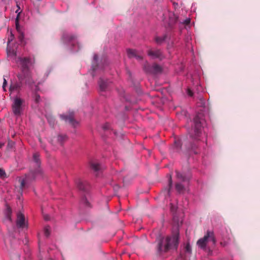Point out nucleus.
Returning <instances> with one entry per match:
<instances>
[{
	"label": "nucleus",
	"instance_id": "f257e3e1",
	"mask_svg": "<svg viewBox=\"0 0 260 260\" xmlns=\"http://www.w3.org/2000/svg\"><path fill=\"white\" fill-rule=\"evenodd\" d=\"M179 234L178 232L172 237L161 239L158 243L157 250L159 253L167 252L170 249H176L178 245Z\"/></svg>",
	"mask_w": 260,
	"mask_h": 260
},
{
	"label": "nucleus",
	"instance_id": "f03ea898",
	"mask_svg": "<svg viewBox=\"0 0 260 260\" xmlns=\"http://www.w3.org/2000/svg\"><path fill=\"white\" fill-rule=\"evenodd\" d=\"M41 174V170L40 169L38 168L37 170L34 172H30L28 175V176H26L25 178L19 177L17 179L18 183L20 184L19 188H17V191H18L20 195H22L23 191V188L25 186V185L28 180L29 178L32 177L34 179L38 177L39 175Z\"/></svg>",
	"mask_w": 260,
	"mask_h": 260
},
{
	"label": "nucleus",
	"instance_id": "7ed1b4c3",
	"mask_svg": "<svg viewBox=\"0 0 260 260\" xmlns=\"http://www.w3.org/2000/svg\"><path fill=\"white\" fill-rule=\"evenodd\" d=\"M212 242L214 244L215 240L214 237V233L212 231H207L203 238L200 239L197 242L198 246L202 249H205L208 242Z\"/></svg>",
	"mask_w": 260,
	"mask_h": 260
},
{
	"label": "nucleus",
	"instance_id": "20e7f679",
	"mask_svg": "<svg viewBox=\"0 0 260 260\" xmlns=\"http://www.w3.org/2000/svg\"><path fill=\"white\" fill-rule=\"evenodd\" d=\"M23 101L19 98H15L14 99L12 105V110L14 114L16 115H20L22 113V104Z\"/></svg>",
	"mask_w": 260,
	"mask_h": 260
},
{
	"label": "nucleus",
	"instance_id": "39448f33",
	"mask_svg": "<svg viewBox=\"0 0 260 260\" xmlns=\"http://www.w3.org/2000/svg\"><path fill=\"white\" fill-rule=\"evenodd\" d=\"M126 53L127 56L131 58H135L137 59H141L143 58L142 53L135 49H127Z\"/></svg>",
	"mask_w": 260,
	"mask_h": 260
},
{
	"label": "nucleus",
	"instance_id": "423d86ee",
	"mask_svg": "<svg viewBox=\"0 0 260 260\" xmlns=\"http://www.w3.org/2000/svg\"><path fill=\"white\" fill-rule=\"evenodd\" d=\"M14 38V35L11 32V36L8 38L7 47V54L9 57H15L16 55V51L14 49H11L10 46V42L13 41Z\"/></svg>",
	"mask_w": 260,
	"mask_h": 260
},
{
	"label": "nucleus",
	"instance_id": "0eeeda50",
	"mask_svg": "<svg viewBox=\"0 0 260 260\" xmlns=\"http://www.w3.org/2000/svg\"><path fill=\"white\" fill-rule=\"evenodd\" d=\"M16 225L19 228H24L27 226L25 224L24 216L20 213L17 214Z\"/></svg>",
	"mask_w": 260,
	"mask_h": 260
},
{
	"label": "nucleus",
	"instance_id": "6e6552de",
	"mask_svg": "<svg viewBox=\"0 0 260 260\" xmlns=\"http://www.w3.org/2000/svg\"><path fill=\"white\" fill-rule=\"evenodd\" d=\"M60 118L66 122H69L70 123L75 126V123H76L74 119V114L73 112L70 113L69 115L64 114L60 115Z\"/></svg>",
	"mask_w": 260,
	"mask_h": 260
},
{
	"label": "nucleus",
	"instance_id": "1a4fd4ad",
	"mask_svg": "<svg viewBox=\"0 0 260 260\" xmlns=\"http://www.w3.org/2000/svg\"><path fill=\"white\" fill-rule=\"evenodd\" d=\"M194 122L195 124L194 133L197 137L199 136V134L201 133V121L198 119V117L194 119Z\"/></svg>",
	"mask_w": 260,
	"mask_h": 260
},
{
	"label": "nucleus",
	"instance_id": "9d476101",
	"mask_svg": "<svg viewBox=\"0 0 260 260\" xmlns=\"http://www.w3.org/2000/svg\"><path fill=\"white\" fill-rule=\"evenodd\" d=\"M144 70L148 71V69H150L153 74H156L161 72L162 69L161 66H144Z\"/></svg>",
	"mask_w": 260,
	"mask_h": 260
},
{
	"label": "nucleus",
	"instance_id": "9b49d317",
	"mask_svg": "<svg viewBox=\"0 0 260 260\" xmlns=\"http://www.w3.org/2000/svg\"><path fill=\"white\" fill-rule=\"evenodd\" d=\"M19 60L22 65H28L29 64H31L35 63L34 58L31 57L20 58H19Z\"/></svg>",
	"mask_w": 260,
	"mask_h": 260
},
{
	"label": "nucleus",
	"instance_id": "f8f14e48",
	"mask_svg": "<svg viewBox=\"0 0 260 260\" xmlns=\"http://www.w3.org/2000/svg\"><path fill=\"white\" fill-rule=\"evenodd\" d=\"M161 54V51L159 50H150L148 52V55L152 58H159Z\"/></svg>",
	"mask_w": 260,
	"mask_h": 260
},
{
	"label": "nucleus",
	"instance_id": "ddd939ff",
	"mask_svg": "<svg viewBox=\"0 0 260 260\" xmlns=\"http://www.w3.org/2000/svg\"><path fill=\"white\" fill-rule=\"evenodd\" d=\"M76 184L79 189L85 190L86 189V186L87 185L88 183L86 181L79 179L77 180Z\"/></svg>",
	"mask_w": 260,
	"mask_h": 260
},
{
	"label": "nucleus",
	"instance_id": "4468645a",
	"mask_svg": "<svg viewBox=\"0 0 260 260\" xmlns=\"http://www.w3.org/2000/svg\"><path fill=\"white\" fill-rule=\"evenodd\" d=\"M98 84L101 90L104 91L106 89L107 86L108 82L107 81H105L103 79L101 78L99 81Z\"/></svg>",
	"mask_w": 260,
	"mask_h": 260
},
{
	"label": "nucleus",
	"instance_id": "2eb2a0df",
	"mask_svg": "<svg viewBox=\"0 0 260 260\" xmlns=\"http://www.w3.org/2000/svg\"><path fill=\"white\" fill-rule=\"evenodd\" d=\"M39 157L40 155L38 153H35L33 155V160L34 162L36 164V166L38 168L39 167L40 165Z\"/></svg>",
	"mask_w": 260,
	"mask_h": 260
},
{
	"label": "nucleus",
	"instance_id": "dca6fc26",
	"mask_svg": "<svg viewBox=\"0 0 260 260\" xmlns=\"http://www.w3.org/2000/svg\"><path fill=\"white\" fill-rule=\"evenodd\" d=\"M67 139L66 135H59L57 137V142L59 145H62L63 142Z\"/></svg>",
	"mask_w": 260,
	"mask_h": 260
},
{
	"label": "nucleus",
	"instance_id": "f3484780",
	"mask_svg": "<svg viewBox=\"0 0 260 260\" xmlns=\"http://www.w3.org/2000/svg\"><path fill=\"white\" fill-rule=\"evenodd\" d=\"M91 167L95 171H98L101 169V165L99 163L93 162L91 164Z\"/></svg>",
	"mask_w": 260,
	"mask_h": 260
},
{
	"label": "nucleus",
	"instance_id": "a211bd4d",
	"mask_svg": "<svg viewBox=\"0 0 260 260\" xmlns=\"http://www.w3.org/2000/svg\"><path fill=\"white\" fill-rule=\"evenodd\" d=\"M176 176H177V178L180 180H181L182 181H185L186 180V178L184 176V175L180 172H177Z\"/></svg>",
	"mask_w": 260,
	"mask_h": 260
},
{
	"label": "nucleus",
	"instance_id": "6ab92c4d",
	"mask_svg": "<svg viewBox=\"0 0 260 260\" xmlns=\"http://www.w3.org/2000/svg\"><path fill=\"white\" fill-rule=\"evenodd\" d=\"M176 189L179 192H182L184 189V186L182 184L177 183L176 184Z\"/></svg>",
	"mask_w": 260,
	"mask_h": 260
},
{
	"label": "nucleus",
	"instance_id": "aec40b11",
	"mask_svg": "<svg viewBox=\"0 0 260 260\" xmlns=\"http://www.w3.org/2000/svg\"><path fill=\"white\" fill-rule=\"evenodd\" d=\"M166 38V36H164L162 37H157L155 38V41L157 43L160 44L165 40Z\"/></svg>",
	"mask_w": 260,
	"mask_h": 260
},
{
	"label": "nucleus",
	"instance_id": "412c9836",
	"mask_svg": "<svg viewBox=\"0 0 260 260\" xmlns=\"http://www.w3.org/2000/svg\"><path fill=\"white\" fill-rule=\"evenodd\" d=\"M44 233L46 237H48L50 233V228L49 226H45L44 229Z\"/></svg>",
	"mask_w": 260,
	"mask_h": 260
},
{
	"label": "nucleus",
	"instance_id": "4be33fe9",
	"mask_svg": "<svg viewBox=\"0 0 260 260\" xmlns=\"http://www.w3.org/2000/svg\"><path fill=\"white\" fill-rule=\"evenodd\" d=\"M185 251L187 252H188V253H190L191 251V246L190 245V244L189 243H187L186 246H185Z\"/></svg>",
	"mask_w": 260,
	"mask_h": 260
},
{
	"label": "nucleus",
	"instance_id": "5701e85b",
	"mask_svg": "<svg viewBox=\"0 0 260 260\" xmlns=\"http://www.w3.org/2000/svg\"><path fill=\"white\" fill-rule=\"evenodd\" d=\"M172 183H173V182H172V177L170 175L169 176V192L170 191V189L172 188Z\"/></svg>",
	"mask_w": 260,
	"mask_h": 260
},
{
	"label": "nucleus",
	"instance_id": "b1692460",
	"mask_svg": "<svg viewBox=\"0 0 260 260\" xmlns=\"http://www.w3.org/2000/svg\"><path fill=\"white\" fill-rule=\"evenodd\" d=\"M18 86L16 85H11L10 87V91L11 92H12L15 90H17Z\"/></svg>",
	"mask_w": 260,
	"mask_h": 260
},
{
	"label": "nucleus",
	"instance_id": "393cba45",
	"mask_svg": "<svg viewBox=\"0 0 260 260\" xmlns=\"http://www.w3.org/2000/svg\"><path fill=\"white\" fill-rule=\"evenodd\" d=\"M34 99L35 100V101L37 102V103H38L40 101V96L38 94H36L34 96Z\"/></svg>",
	"mask_w": 260,
	"mask_h": 260
},
{
	"label": "nucleus",
	"instance_id": "a878e982",
	"mask_svg": "<svg viewBox=\"0 0 260 260\" xmlns=\"http://www.w3.org/2000/svg\"><path fill=\"white\" fill-rule=\"evenodd\" d=\"M110 124L109 123H105V124H104L103 128L104 129L107 130L110 128Z\"/></svg>",
	"mask_w": 260,
	"mask_h": 260
},
{
	"label": "nucleus",
	"instance_id": "bb28decb",
	"mask_svg": "<svg viewBox=\"0 0 260 260\" xmlns=\"http://www.w3.org/2000/svg\"><path fill=\"white\" fill-rule=\"evenodd\" d=\"M7 82L6 79L5 77H4V82H3V88L4 90H5V87L7 85Z\"/></svg>",
	"mask_w": 260,
	"mask_h": 260
},
{
	"label": "nucleus",
	"instance_id": "cd10ccee",
	"mask_svg": "<svg viewBox=\"0 0 260 260\" xmlns=\"http://www.w3.org/2000/svg\"><path fill=\"white\" fill-rule=\"evenodd\" d=\"M2 145L0 143V148L2 147ZM5 174V172L0 169V177L3 176Z\"/></svg>",
	"mask_w": 260,
	"mask_h": 260
},
{
	"label": "nucleus",
	"instance_id": "c85d7f7f",
	"mask_svg": "<svg viewBox=\"0 0 260 260\" xmlns=\"http://www.w3.org/2000/svg\"><path fill=\"white\" fill-rule=\"evenodd\" d=\"M187 92V94L189 96H192L193 93H192V91L190 89H188Z\"/></svg>",
	"mask_w": 260,
	"mask_h": 260
},
{
	"label": "nucleus",
	"instance_id": "c756f323",
	"mask_svg": "<svg viewBox=\"0 0 260 260\" xmlns=\"http://www.w3.org/2000/svg\"><path fill=\"white\" fill-rule=\"evenodd\" d=\"M171 210L172 211H175L176 210V207L175 206H173L172 204H171Z\"/></svg>",
	"mask_w": 260,
	"mask_h": 260
},
{
	"label": "nucleus",
	"instance_id": "7c9ffc66",
	"mask_svg": "<svg viewBox=\"0 0 260 260\" xmlns=\"http://www.w3.org/2000/svg\"><path fill=\"white\" fill-rule=\"evenodd\" d=\"M16 29L17 30V31L19 32L20 30V29L19 27L18 22L17 20H16Z\"/></svg>",
	"mask_w": 260,
	"mask_h": 260
},
{
	"label": "nucleus",
	"instance_id": "2f4dec72",
	"mask_svg": "<svg viewBox=\"0 0 260 260\" xmlns=\"http://www.w3.org/2000/svg\"><path fill=\"white\" fill-rule=\"evenodd\" d=\"M83 202L86 206H88L89 204L88 202L87 201L86 199H83Z\"/></svg>",
	"mask_w": 260,
	"mask_h": 260
},
{
	"label": "nucleus",
	"instance_id": "473e14b6",
	"mask_svg": "<svg viewBox=\"0 0 260 260\" xmlns=\"http://www.w3.org/2000/svg\"><path fill=\"white\" fill-rule=\"evenodd\" d=\"M175 18H174V20H173L172 21H171L170 23H172V24H174V23H176L177 21V18L176 17H175L174 15Z\"/></svg>",
	"mask_w": 260,
	"mask_h": 260
},
{
	"label": "nucleus",
	"instance_id": "72a5a7b5",
	"mask_svg": "<svg viewBox=\"0 0 260 260\" xmlns=\"http://www.w3.org/2000/svg\"><path fill=\"white\" fill-rule=\"evenodd\" d=\"M190 22V20L189 19H186L184 22V23H185V24H188Z\"/></svg>",
	"mask_w": 260,
	"mask_h": 260
},
{
	"label": "nucleus",
	"instance_id": "f704fd0d",
	"mask_svg": "<svg viewBox=\"0 0 260 260\" xmlns=\"http://www.w3.org/2000/svg\"><path fill=\"white\" fill-rule=\"evenodd\" d=\"M175 145L176 147H179L180 145V142L179 141H175Z\"/></svg>",
	"mask_w": 260,
	"mask_h": 260
},
{
	"label": "nucleus",
	"instance_id": "c9c22d12",
	"mask_svg": "<svg viewBox=\"0 0 260 260\" xmlns=\"http://www.w3.org/2000/svg\"><path fill=\"white\" fill-rule=\"evenodd\" d=\"M23 38V34H21L19 37L20 41H22Z\"/></svg>",
	"mask_w": 260,
	"mask_h": 260
},
{
	"label": "nucleus",
	"instance_id": "e433bc0d",
	"mask_svg": "<svg viewBox=\"0 0 260 260\" xmlns=\"http://www.w3.org/2000/svg\"><path fill=\"white\" fill-rule=\"evenodd\" d=\"M7 211L8 212V214L10 213L11 212V209L9 207H8L7 209Z\"/></svg>",
	"mask_w": 260,
	"mask_h": 260
},
{
	"label": "nucleus",
	"instance_id": "4c0bfd02",
	"mask_svg": "<svg viewBox=\"0 0 260 260\" xmlns=\"http://www.w3.org/2000/svg\"><path fill=\"white\" fill-rule=\"evenodd\" d=\"M97 58H98V56H97L96 55H95L94 56V60H96V59H97Z\"/></svg>",
	"mask_w": 260,
	"mask_h": 260
},
{
	"label": "nucleus",
	"instance_id": "58836bf2",
	"mask_svg": "<svg viewBox=\"0 0 260 260\" xmlns=\"http://www.w3.org/2000/svg\"><path fill=\"white\" fill-rule=\"evenodd\" d=\"M98 67V66H93V68H92V70H93V71H94V70H96V69H95V67Z\"/></svg>",
	"mask_w": 260,
	"mask_h": 260
},
{
	"label": "nucleus",
	"instance_id": "ea45409f",
	"mask_svg": "<svg viewBox=\"0 0 260 260\" xmlns=\"http://www.w3.org/2000/svg\"><path fill=\"white\" fill-rule=\"evenodd\" d=\"M44 218H45V220L48 219V218L47 216H45Z\"/></svg>",
	"mask_w": 260,
	"mask_h": 260
},
{
	"label": "nucleus",
	"instance_id": "a19ab883",
	"mask_svg": "<svg viewBox=\"0 0 260 260\" xmlns=\"http://www.w3.org/2000/svg\"><path fill=\"white\" fill-rule=\"evenodd\" d=\"M221 244L223 246H225V244H223L222 242H221Z\"/></svg>",
	"mask_w": 260,
	"mask_h": 260
},
{
	"label": "nucleus",
	"instance_id": "79ce46f5",
	"mask_svg": "<svg viewBox=\"0 0 260 260\" xmlns=\"http://www.w3.org/2000/svg\"><path fill=\"white\" fill-rule=\"evenodd\" d=\"M49 123H51V121L49 119H48Z\"/></svg>",
	"mask_w": 260,
	"mask_h": 260
},
{
	"label": "nucleus",
	"instance_id": "37998d69",
	"mask_svg": "<svg viewBox=\"0 0 260 260\" xmlns=\"http://www.w3.org/2000/svg\"><path fill=\"white\" fill-rule=\"evenodd\" d=\"M74 37H73L72 38V39H74Z\"/></svg>",
	"mask_w": 260,
	"mask_h": 260
}]
</instances>
